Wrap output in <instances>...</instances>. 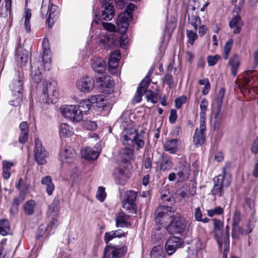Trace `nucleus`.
<instances>
[{
  "instance_id": "obj_1",
  "label": "nucleus",
  "mask_w": 258,
  "mask_h": 258,
  "mask_svg": "<svg viewBox=\"0 0 258 258\" xmlns=\"http://www.w3.org/2000/svg\"><path fill=\"white\" fill-rule=\"evenodd\" d=\"M51 56L49 54V50L45 49L43 56L39 59L33 58L30 59L31 73V77L32 81L36 84L39 83L42 78V72L49 71L51 69Z\"/></svg>"
},
{
  "instance_id": "obj_2",
  "label": "nucleus",
  "mask_w": 258,
  "mask_h": 258,
  "mask_svg": "<svg viewBox=\"0 0 258 258\" xmlns=\"http://www.w3.org/2000/svg\"><path fill=\"white\" fill-rule=\"evenodd\" d=\"M62 115L74 122H79L83 119V114L79 107L76 105H65L60 108Z\"/></svg>"
},
{
  "instance_id": "obj_3",
  "label": "nucleus",
  "mask_w": 258,
  "mask_h": 258,
  "mask_svg": "<svg viewBox=\"0 0 258 258\" xmlns=\"http://www.w3.org/2000/svg\"><path fill=\"white\" fill-rule=\"evenodd\" d=\"M187 225L186 220L181 217L174 218L166 227V230L170 234L181 233L185 229Z\"/></svg>"
},
{
  "instance_id": "obj_4",
  "label": "nucleus",
  "mask_w": 258,
  "mask_h": 258,
  "mask_svg": "<svg viewBox=\"0 0 258 258\" xmlns=\"http://www.w3.org/2000/svg\"><path fill=\"white\" fill-rule=\"evenodd\" d=\"M76 86L80 92L89 93L93 91L95 86V81L91 77H82L77 81Z\"/></svg>"
},
{
  "instance_id": "obj_5",
  "label": "nucleus",
  "mask_w": 258,
  "mask_h": 258,
  "mask_svg": "<svg viewBox=\"0 0 258 258\" xmlns=\"http://www.w3.org/2000/svg\"><path fill=\"white\" fill-rule=\"evenodd\" d=\"M225 95V89L221 88L217 94L215 99L212 103V111L214 117L217 120H219L222 117L221 106L223 103V99Z\"/></svg>"
},
{
  "instance_id": "obj_6",
  "label": "nucleus",
  "mask_w": 258,
  "mask_h": 258,
  "mask_svg": "<svg viewBox=\"0 0 258 258\" xmlns=\"http://www.w3.org/2000/svg\"><path fill=\"white\" fill-rule=\"evenodd\" d=\"M230 182L227 181L225 182L224 176L223 175H219L214 178V186L211 191L212 195L222 197L223 195V188L229 185Z\"/></svg>"
},
{
  "instance_id": "obj_7",
  "label": "nucleus",
  "mask_w": 258,
  "mask_h": 258,
  "mask_svg": "<svg viewBox=\"0 0 258 258\" xmlns=\"http://www.w3.org/2000/svg\"><path fill=\"white\" fill-rule=\"evenodd\" d=\"M35 161L39 165L44 164L46 161V157L47 155L46 151L42 147V144L38 138L35 140V148L34 149Z\"/></svg>"
},
{
  "instance_id": "obj_8",
  "label": "nucleus",
  "mask_w": 258,
  "mask_h": 258,
  "mask_svg": "<svg viewBox=\"0 0 258 258\" xmlns=\"http://www.w3.org/2000/svg\"><path fill=\"white\" fill-rule=\"evenodd\" d=\"M126 251V246L118 247L108 245L104 248L103 258H119L123 255Z\"/></svg>"
},
{
  "instance_id": "obj_9",
  "label": "nucleus",
  "mask_w": 258,
  "mask_h": 258,
  "mask_svg": "<svg viewBox=\"0 0 258 258\" xmlns=\"http://www.w3.org/2000/svg\"><path fill=\"white\" fill-rule=\"evenodd\" d=\"M132 18L131 12L125 11L120 13L116 20V25L118 31L121 34L126 32L128 27V21Z\"/></svg>"
},
{
  "instance_id": "obj_10",
  "label": "nucleus",
  "mask_w": 258,
  "mask_h": 258,
  "mask_svg": "<svg viewBox=\"0 0 258 258\" xmlns=\"http://www.w3.org/2000/svg\"><path fill=\"white\" fill-rule=\"evenodd\" d=\"M13 22V16L11 9L2 8L0 12V29L6 27L10 29Z\"/></svg>"
},
{
  "instance_id": "obj_11",
  "label": "nucleus",
  "mask_w": 258,
  "mask_h": 258,
  "mask_svg": "<svg viewBox=\"0 0 258 258\" xmlns=\"http://www.w3.org/2000/svg\"><path fill=\"white\" fill-rule=\"evenodd\" d=\"M206 128V126L205 121L201 120L199 128H197L196 130L193 137L194 144L197 147L203 145L205 143Z\"/></svg>"
},
{
  "instance_id": "obj_12",
  "label": "nucleus",
  "mask_w": 258,
  "mask_h": 258,
  "mask_svg": "<svg viewBox=\"0 0 258 258\" xmlns=\"http://www.w3.org/2000/svg\"><path fill=\"white\" fill-rule=\"evenodd\" d=\"M176 172L178 182H182L187 180L190 173V165L186 162L179 163L178 167L175 168Z\"/></svg>"
},
{
  "instance_id": "obj_13",
  "label": "nucleus",
  "mask_w": 258,
  "mask_h": 258,
  "mask_svg": "<svg viewBox=\"0 0 258 258\" xmlns=\"http://www.w3.org/2000/svg\"><path fill=\"white\" fill-rule=\"evenodd\" d=\"M136 130L133 127L123 130L121 134L120 140L124 145H132L137 137Z\"/></svg>"
},
{
  "instance_id": "obj_14",
  "label": "nucleus",
  "mask_w": 258,
  "mask_h": 258,
  "mask_svg": "<svg viewBox=\"0 0 258 258\" xmlns=\"http://www.w3.org/2000/svg\"><path fill=\"white\" fill-rule=\"evenodd\" d=\"M181 244V239L180 238L175 236L170 237L166 242V251L168 255H171L177 248L180 247Z\"/></svg>"
},
{
  "instance_id": "obj_15",
  "label": "nucleus",
  "mask_w": 258,
  "mask_h": 258,
  "mask_svg": "<svg viewBox=\"0 0 258 258\" xmlns=\"http://www.w3.org/2000/svg\"><path fill=\"white\" fill-rule=\"evenodd\" d=\"M10 87L13 95L16 96V98H19V95L23 89V77L19 72L18 73V76L11 82Z\"/></svg>"
},
{
  "instance_id": "obj_16",
  "label": "nucleus",
  "mask_w": 258,
  "mask_h": 258,
  "mask_svg": "<svg viewBox=\"0 0 258 258\" xmlns=\"http://www.w3.org/2000/svg\"><path fill=\"white\" fill-rule=\"evenodd\" d=\"M173 208L170 206H160L156 210L155 212V218L156 223H160L161 219L163 217L171 216Z\"/></svg>"
},
{
  "instance_id": "obj_17",
  "label": "nucleus",
  "mask_w": 258,
  "mask_h": 258,
  "mask_svg": "<svg viewBox=\"0 0 258 258\" xmlns=\"http://www.w3.org/2000/svg\"><path fill=\"white\" fill-rule=\"evenodd\" d=\"M120 57V53L118 50H115L111 53L108 63V70L111 74H114L116 73Z\"/></svg>"
},
{
  "instance_id": "obj_18",
  "label": "nucleus",
  "mask_w": 258,
  "mask_h": 258,
  "mask_svg": "<svg viewBox=\"0 0 258 258\" xmlns=\"http://www.w3.org/2000/svg\"><path fill=\"white\" fill-rule=\"evenodd\" d=\"M108 0H104L102 4L104 10L101 14V18L105 20L109 21L112 19L114 15V9L112 5L108 2Z\"/></svg>"
},
{
  "instance_id": "obj_19",
  "label": "nucleus",
  "mask_w": 258,
  "mask_h": 258,
  "mask_svg": "<svg viewBox=\"0 0 258 258\" xmlns=\"http://www.w3.org/2000/svg\"><path fill=\"white\" fill-rule=\"evenodd\" d=\"M130 216L126 215L122 211L117 213L115 216V225L117 227H127L131 225L128 221Z\"/></svg>"
},
{
  "instance_id": "obj_20",
  "label": "nucleus",
  "mask_w": 258,
  "mask_h": 258,
  "mask_svg": "<svg viewBox=\"0 0 258 258\" xmlns=\"http://www.w3.org/2000/svg\"><path fill=\"white\" fill-rule=\"evenodd\" d=\"M75 158V151L71 148L64 149L60 153V160L62 162L70 163L73 162Z\"/></svg>"
},
{
  "instance_id": "obj_21",
  "label": "nucleus",
  "mask_w": 258,
  "mask_h": 258,
  "mask_svg": "<svg viewBox=\"0 0 258 258\" xmlns=\"http://www.w3.org/2000/svg\"><path fill=\"white\" fill-rule=\"evenodd\" d=\"M20 134L19 137V142L24 145L28 139V134L29 132V126L27 122L23 121L19 125Z\"/></svg>"
},
{
  "instance_id": "obj_22",
  "label": "nucleus",
  "mask_w": 258,
  "mask_h": 258,
  "mask_svg": "<svg viewBox=\"0 0 258 258\" xmlns=\"http://www.w3.org/2000/svg\"><path fill=\"white\" fill-rule=\"evenodd\" d=\"M28 59V51L19 47L17 49L16 61L21 67L24 66Z\"/></svg>"
},
{
  "instance_id": "obj_23",
  "label": "nucleus",
  "mask_w": 258,
  "mask_h": 258,
  "mask_svg": "<svg viewBox=\"0 0 258 258\" xmlns=\"http://www.w3.org/2000/svg\"><path fill=\"white\" fill-rule=\"evenodd\" d=\"M91 67L98 74H102L106 70V62L100 58H95L92 60Z\"/></svg>"
},
{
  "instance_id": "obj_24",
  "label": "nucleus",
  "mask_w": 258,
  "mask_h": 258,
  "mask_svg": "<svg viewBox=\"0 0 258 258\" xmlns=\"http://www.w3.org/2000/svg\"><path fill=\"white\" fill-rule=\"evenodd\" d=\"M243 25V22L238 15L233 18L229 22V27L233 29V32L234 34L239 33Z\"/></svg>"
},
{
  "instance_id": "obj_25",
  "label": "nucleus",
  "mask_w": 258,
  "mask_h": 258,
  "mask_svg": "<svg viewBox=\"0 0 258 258\" xmlns=\"http://www.w3.org/2000/svg\"><path fill=\"white\" fill-rule=\"evenodd\" d=\"M92 105L95 104L98 108H104L106 106L107 101L102 95H93L89 97Z\"/></svg>"
},
{
  "instance_id": "obj_26",
  "label": "nucleus",
  "mask_w": 258,
  "mask_h": 258,
  "mask_svg": "<svg viewBox=\"0 0 258 258\" xmlns=\"http://www.w3.org/2000/svg\"><path fill=\"white\" fill-rule=\"evenodd\" d=\"M113 174L117 184L121 185L125 184L128 177L124 170L120 168H116Z\"/></svg>"
},
{
  "instance_id": "obj_27",
  "label": "nucleus",
  "mask_w": 258,
  "mask_h": 258,
  "mask_svg": "<svg viewBox=\"0 0 258 258\" xmlns=\"http://www.w3.org/2000/svg\"><path fill=\"white\" fill-rule=\"evenodd\" d=\"M81 154L83 158L88 160H95L99 156V153L97 152L89 147L84 148L82 150Z\"/></svg>"
},
{
  "instance_id": "obj_28",
  "label": "nucleus",
  "mask_w": 258,
  "mask_h": 258,
  "mask_svg": "<svg viewBox=\"0 0 258 258\" xmlns=\"http://www.w3.org/2000/svg\"><path fill=\"white\" fill-rule=\"evenodd\" d=\"M57 15V7L55 5H52L49 8L48 14V18L46 19V23L49 27L51 28L53 26L54 19Z\"/></svg>"
},
{
  "instance_id": "obj_29",
  "label": "nucleus",
  "mask_w": 258,
  "mask_h": 258,
  "mask_svg": "<svg viewBox=\"0 0 258 258\" xmlns=\"http://www.w3.org/2000/svg\"><path fill=\"white\" fill-rule=\"evenodd\" d=\"M118 121L120 123L121 127L122 128L123 130L132 127V121L129 116V113L127 112L123 113Z\"/></svg>"
},
{
  "instance_id": "obj_30",
  "label": "nucleus",
  "mask_w": 258,
  "mask_h": 258,
  "mask_svg": "<svg viewBox=\"0 0 258 258\" xmlns=\"http://www.w3.org/2000/svg\"><path fill=\"white\" fill-rule=\"evenodd\" d=\"M229 64L231 67V74L235 76L237 73V70L239 67L240 60L239 56L237 54H234L230 59Z\"/></svg>"
},
{
  "instance_id": "obj_31",
  "label": "nucleus",
  "mask_w": 258,
  "mask_h": 258,
  "mask_svg": "<svg viewBox=\"0 0 258 258\" xmlns=\"http://www.w3.org/2000/svg\"><path fill=\"white\" fill-rule=\"evenodd\" d=\"M41 182L42 185L45 186L48 195H52L54 190V185L52 182L51 177L50 176H46L42 178Z\"/></svg>"
},
{
  "instance_id": "obj_32",
  "label": "nucleus",
  "mask_w": 258,
  "mask_h": 258,
  "mask_svg": "<svg viewBox=\"0 0 258 258\" xmlns=\"http://www.w3.org/2000/svg\"><path fill=\"white\" fill-rule=\"evenodd\" d=\"M37 204L33 200L27 201L23 206V209L25 214L26 215L30 216L34 214Z\"/></svg>"
},
{
  "instance_id": "obj_33",
  "label": "nucleus",
  "mask_w": 258,
  "mask_h": 258,
  "mask_svg": "<svg viewBox=\"0 0 258 258\" xmlns=\"http://www.w3.org/2000/svg\"><path fill=\"white\" fill-rule=\"evenodd\" d=\"M122 236H125L124 232L121 230L112 231L109 232H106L104 235V241L106 243H108L114 238H120Z\"/></svg>"
},
{
  "instance_id": "obj_34",
  "label": "nucleus",
  "mask_w": 258,
  "mask_h": 258,
  "mask_svg": "<svg viewBox=\"0 0 258 258\" xmlns=\"http://www.w3.org/2000/svg\"><path fill=\"white\" fill-rule=\"evenodd\" d=\"M74 134L72 126L67 123H62L59 126V135L63 137H69Z\"/></svg>"
},
{
  "instance_id": "obj_35",
  "label": "nucleus",
  "mask_w": 258,
  "mask_h": 258,
  "mask_svg": "<svg viewBox=\"0 0 258 258\" xmlns=\"http://www.w3.org/2000/svg\"><path fill=\"white\" fill-rule=\"evenodd\" d=\"M164 146L165 151L170 154H174L177 150V140L176 139H171L167 141Z\"/></svg>"
},
{
  "instance_id": "obj_36",
  "label": "nucleus",
  "mask_w": 258,
  "mask_h": 258,
  "mask_svg": "<svg viewBox=\"0 0 258 258\" xmlns=\"http://www.w3.org/2000/svg\"><path fill=\"white\" fill-rule=\"evenodd\" d=\"M171 158L167 156L163 155L160 161V169L163 171L169 170L172 166Z\"/></svg>"
},
{
  "instance_id": "obj_37",
  "label": "nucleus",
  "mask_w": 258,
  "mask_h": 258,
  "mask_svg": "<svg viewBox=\"0 0 258 258\" xmlns=\"http://www.w3.org/2000/svg\"><path fill=\"white\" fill-rule=\"evenodd\" d=\"M31 17V10L25 9L23 18L24 19V26L27 33H30L31 31L30 18Z\"/></svg>"
},
{
  "instance_id": "obj_38",
  "label": "nucleus",
  "mask_w": 258,
  "mask_h": 258,
  "mask_svg": "<svg viewBox=\"0 0 258 258\" xmlns=\"http://www.w3.org/2000/svg\"><path fill=\"white\" fill-rule=\"evenodd\" d=\"M10 232V224L8 220L3 219L0 221V234L7 235Z\"/></svg>"
},
{
  "instance_id": "obj_39",
  "label": "nucleus",
  "mask_w": 258,
  "mask_h": 258,
  "mask_svg": "<svg viewBox=\"0 0 258 258\" xmlns=\"http://www.w3.org/2000/svg\"><path fill=\"white\" fill-rule=\"evenodd\" d=\"M100 22L105 30L111 32L115 31L116 29L114 25L109 23L101 22V20L99 18H96L93 20L92 24H93L95 23L96 24H100Z\"/></svg>"
},
{
  "instance_id": "obj_40",
  "label": "nucleus",
  "mask_w": 258,
  "mask_h": 258,
  "mask_svg": "<svg viewBox=\"0 0 258 258\" xmlns=\"http://www.w3.org/2000/svg\"><path fill=\"white\" fill-rule=\"evenodd\" d=\"M152 73V72H149L146 77L142 80L141 82L139 87L138 89H140L141 91L142 92H145L147 90V88L148 87L150 82L151 81V79L150 77Z\"/></svg>"
},
{
  "instance_id": "obj_41",
  "label": "nucleus",
  "mask_w": 258,
  "mask_h": 258,
  "mask_svg": "<svg viewBox=\"0 0 258 258\" xmlns=\"http://www.w3.org/2000/svg\"><path fill=\"white\" fill-rule=\"evenodd\" d=\"M188 22L190 23L196 30L201 24V19L196 14H191L188 16Z\"/></svg>"
},
{
  "instance_id": "obj_42",
  "label": "nucleus",
  "mask_w": 258,
  "mask_h": 258,
  "mask_svg": "<svg viewBox=\"0 0 258 258\" xmlns=\"http://www.w3.org/2000/svg\"><path fill=\"white\" fill-rule=\"evenodd\" d=\"M91 103L90 101L89 98H88L87 100H82L78 106L79 107L80 110L81 111V113L82 114L83 112L86 113L91 108Z\"/></svg>"
},
{
  "instance_id": "obj_43",
  "label": "nucleus",
  "mask_w": 258,
  "mask_h": 258,
  "mask_svg": "<svg viewBox=\"0 0 258 258\" xmlns=\"http://www.w3.org/2000/svg\"><path fill=\"white\" fill-rule=\"evenodd\" d=\"M151 258H164L163 250L160 246L154 247L151 251Z\"/></svg>"
},
{
  "instance_id": "obj_44",
  "label": "nucleus",
  "mask_w": 258,
  "mask_h": 258,
  "mask_svg": "<svg viewBox=\"0 0 258 258\" xmlns=\"http://www.w3.org/2000/svg\"><path fill=\"white\" fill-rule=\"evenodd\" d=\"M233 43V40L232 39H230L227 41L226 42L224 46V58L225 59H227L228 58L229 53L232 49Z\"/></svg>"
},
{
  "instance_id": "obj_45",
  "label": "nucleus",
  "mask_w": 258,
  "mask_h": 258,
  "mask_svg": "<svg viewBox=\"0 0 258 258\" xmlns=\"http://www.w3.org/2000/svg\"><path fill=\"white\" fill-rule=\"evenodd\" d=\"M194 216L196 220L197 221L202 222L203 223H206L208 222L209 221V219L207 217H205L204 218H202L203 214L201 209L200 207H198L195 209Z\"/></svg>"
},
{
  "instance_id": "obj_46",
  "label": "nucleus",
  "mask_w": 258,
  "mask_h": 258,
  "mask_svg": "<svg viewBox=\"0 0 258 258\" xmlns=\"http://www.w3.org/2000/svg\"><path fill=\"white\" fill-rule=\"evenodd\" d=\"M101 85L103 87L107 88H112L114 85L113 80L111 79L110 76H105L101 79Z\"/></svg>"
},
{
  "instance_id": "obj_47",
  "label": "nucleus",
  "mask_w": 258,
  "mask_h": 258,
  "mask_svg": "<svg viewBox=\"0 0 258 258\" xmlns=\"http://www.w3.org/2000/svg\"><path fill=\"white\" fill-rule=\"evenodd\" d=\"M244 233V230L239 227L232 226V237L234 239H238L240 235Z\"/></svg>"
},
{
  "instance_id": "obj_48",
  "label": "nucleus",
  "mask_w": 258,
  "mask_h": 258,
  "mask_svg": "<svg viewBox=\"0 0 258 258\" xmlns=\"http://www.w3.org/2000/svg\"><path fill=\"white\" fill-rule=\"evenodd\" d=\"M123 208L128 211L130 213H136L137 212L136 205L135 203L124 201L123 202Z\"/></svg>"
},
{
  "instance_id": "obj_49",
  "label": "nucleus",
  "mask_w": 258,
  "mask_h": 258,
  "mask_svg": "<svg viewBox=\"0 0 258 258\" xmlns=\"http://www.w3.org/2000/svg\"><path fill=\"white\" fill-rule=\"evenodd\" d=\"M51 94H48L47 96L48 99V102H50L51 103H55L57 101L58 97V93L55 89V88L52 87V90L50 92Z\"/></svg>"
},
{
  "instance_id": "obj_50",
  "label": "nucleus",
  "mask_w": 258,
  "mask_h": 258,
  "mask_svg": "<svg viewBox=\"0 0 258 258\" xmlns=\"http://www.w3.org/2000/svg\"><path fill=\"white\" fill-rule=\"evenodd\" d=\"M145 93L148 101H150L153 103H155L157 102V94L154 93L151 90H147Z\"/></svg>"
},
{
  "instance_id": "obj_51",
  "label": "nucleus",
  "mask_w": 258,
  "mask_h": 258,
  "mask_svg": "<svg viewBox=\"0 0 258 258\" xmlns=\"http://www.w3.org/2000/svg\"><path fill=\"white\" fill-rule=\"evenodd\" d=\"M55 88V83L54 81L46 82L43 85V92L44 95H47L48 96L49 92L51 91L52 87Z\"/></svg>"
},
{
  "instance_id": "obj_52",
  "label": "nucleus",
  "mask_w": 258,
  "mask_h": 258,
  "mask_svg": "<svg viewBox=\"0 0 258 258\" xmlns=\"http://www.w3.org/2000/svg\"><path fill=\"white\" fill-rule=\"evenodd\" d=\"M137 196V193L133 190H129L126 192L125 201L135 203Z\"/></svg>"
},
{
  "instance_id": "obj_53",
  "label": "nucleus",
  "mask_w": 258,
  "mask_h": 258,
  "mask_svg": "<svg viewBox=\"0 0 258 258\" xmlns=\"http://www.w3.org/2000/svg\"><path fill=\"white\" fill-rule=\"evenodd\" d=\"M224 210L220 207H217L214 209L207 211V214L209 217H213L215 215H220L223 213Z\"/></svg>"
},
{
  "instance_id": "obj_54",
  "label": "nucleus",
  "mask_w": 258,
  "mask_h": 258,
  "mask_svg": "<svg viewBox=\"0 0 258 258\" xmlns=\"http://www.w3.org/2000/svg\"><path fill=\"white\" fill-rule=\"evenodd\" d=\"M106 197V194L105 191V188L99 186L98 188L97 192L96 194V198L102 202L104 201L105 198Z\"/></svg>"
},
{
  "instance_id": "obj_55",
  "label": "nucleus",
  "mask_w": 258,
  "mask_h": 258,
  "mask_svg": "<svg viewBox=\"0 0 258 258\" xmlns=\"http://www.w3.org/2000/svg\"><path fill=\"white\" fill-rule=\"evenodd\" d=\"M163 82L168 84L170 89L172 88L174 84L172 76L169 74H166L163 78Z\"/></svg>"
},
{
  "instance_id": "obj_56",
  "label": "nucleus",
  "mask_w": 258,
  "mask_h": 258,
  "mask_svg": "<svg viewBox=\"0 0 258 258\" xmlns=\"http://www.w3.org/2000/svg\"><path fill=\"white\" fill-rule=\"evenodd\" d=\"M84 127L88 130H94L97 127V124L95 121L86 120L83 123Z\"/></svg>"
},
{
  "instance_id": "obj_57",
  "label": "nucleus",
  "mask_w": 258,
  "mask_h": 258,
  "mask_svg": "<svg viewBox=\"0 0 258 258\" xmlns=\"http://www.w3.org/2000/svg\"><path fill=\"white\" fill-rule=\"evenodd\" d=\"M58 211V201H54L53 202L48 206V212L51 214L55 215Z\"/></svg>"
},
{
  "instance_id": "obj_58",
  "label": "nucleus",
  "mask_w": 258,
  "mask_h": 258,
  "mask_svg": "<svg viewBox=\"0 0 258 258\" xmlns=\"http://www.w3.org/2000/svg\"><path fill=\"white\" fill-rule=\"evenodd\" d=\"M220 58V55H215L214 56H208L207 58V61L208 64L210 66H214L215 64L217 63L218 61Z\"/></svg>"
},
{
  "instance_id": "obj_59",
  "label": "nucleus",
  "mask_w": 258,
  "mask_h": 258,
  "mask_svg": "<svg viewBox=\"0 0 258 258\" xmlns=\"http://www.w3.org/2000/svg\"><path fill=\"white\" fill-rule=\"evenodd\" d=\"M187 36L188 38V42L191 45L194 44L195 40L198 38L197 34L190 30L187 31Z\"/></svg>"
},
{
  "instance_id": "obj_60",
  "label": "nucleus",
  "mask_w": 258,
  "mask_h": 258,
  "mask_svg": "<svg viewBox=\"0 0 258 258\" xmlns=\"http://www.w3.org/2000/svg\"><path fill=\"white\" fill-rule=\"evenodd\" d=\"M144 93V92L141 91L140 89H137L136 94L133 100V103H138L140 102L142 100V98Z\"/></svg>"
},
{
  "instance_id": "obj_61",
  "label": "nucleus",
  "mask_w": 258,
  "mask_h": 258,
  "mask_svg": "<svg viewBox=\"0 0 258 258\" xmlns=\"http://www.w3.org/2000/svg\"><path fill=\"white\" fill-rule=\"evenodd\" d=\"M186 101V97L185 96H181L175 99V107L177 108H180L182 105Z\"/></svg>"
},
{
  "instance_id": "obj_62",
  "label": "nucleus",
  "mask_w": 258,
  "mask_h": 258,
  "mask_svg": "<svg viewBox=\"0 0 258 258\" xmlns=\"http://www.w3.org/2000/svg\"><path fill=\"white\" fill-rule=\"evenodd\" d=\"M57 224V220L52 218L49 223L47 224V226L46 228V231H48V232H50L51 230L55 229L56 227Z\"/></svg>"
},
{
  "instance_id": "obj_63",
  "label": "nucleus",
  "mask_w": 258,
  "mask_h": 258,
  "mask_svg": "<svg viewBox=\"0 0 258 258\" xmlns=\"http://www.w3.org/2000/svg\"><path fill=\"white\" fill-rule=\"evenodd\" d=\"M49 7L47 4H44L42 3V6L40 10L41 16L43 18H46L48 16V11L49 10Z\"/></svg>"
},
{
  "instance_id": "obj_64",
  "label": "nucleus",
  "mask_w": 258,
  "mask_h": 258,
  "mask_svg": "<svg viewBox=\"0 0 258 258\" xmlns=\"http://www.w3.org/2000/svg\"><path fill=\"white\" fill-rule=\"evenodd\" d=\"M208 102L206 99H203L200 104V108L201 112L200 113V116L201 117H204L205 115L206 111L208 106Z\"/></svg>"
}]
</instances>
